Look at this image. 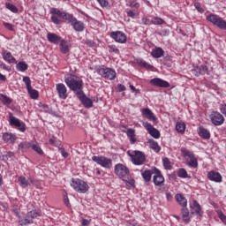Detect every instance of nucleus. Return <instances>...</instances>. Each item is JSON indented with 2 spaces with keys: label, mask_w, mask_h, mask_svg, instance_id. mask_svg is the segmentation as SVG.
<instances>
[{
  "label": "nucleus",
  "mask_w": 226,
  "mask_h": 226,
  "mask_svg": "<svg viewBox=\"0 0 226 226\" xmlns=\"http://www.w3.org/2000/svg\"><path fill=\"white\" fill-rule=\"evenodd\" d=\"M64 81L66 86H68L69 89H71V91H73L75 94H77V96L83 93L82 81H80L79 78H77V76L73 74H68L67 76H65Z\"/></svg>",
  "instance_id": "1"
},
{
  "label": "nucleus",
  "mask_w": 226,
  "mask_h": 226,
  "mask_svg": "<svg viewBox=\"0 0 226 226\" xmlns=\"http://www.w3.org/2000/svg\"><path fill=\"white\" fill-rule=\"evenodd\" d=\"M115 174L120 179H122V181H125L130 186H133V185H135V180H126V178H128V177L130 176V170L124 164L117 163L115 166Z\"/></svg>",
  "instance_id": "2"
},
{
  "label": "nucleus",
  "mask_w": 226,
  "mask_h": 226,
  "mask_svg": "<svg viewBox=\"0 0 226 226\" xmlns=\"http://www.w3.org/2000/svg\"><path fill=\"white\" fill-rule=\"evenodd\" d=\"M180 151L189 167H192V169H197V167H199V162L197 161L195 154H193V152L186 149V147H182Z\"/></svg>",
  "instance_id": "3"
},
{
  "label": "nucleus",
  "mask_w": 226,
  "mask_h": 226,
  "mask_svg": "<svg viewBox=\"0 0 226 226\" xmlns=\"http://www.w3.org/2000/svg\"><path fill=\"white\" fill-rule=\"evenodd\" d=\"M128 156H130L133 165H144L146 163V154L143 152L135 150L132 152H127Z\"/></svg>",
  "instance_id": "4"
},
{
  "label": "nucleus",
  "mask_w": 226,
  "mask_h": 226,
  "mask_svg": "<svg viewBox=\"0 0 226 226\" xmlns=\"http://www.w3.org/2000/svg\"><path fill=\"white\" fill-rule=\"evenodd\" d=\"M71 186L78 192V193H87L89 190V185L84 180L72 178Z\"/></svg>",
  "instance_id": "5"
},
{
  "label": "nucleus",
  "mask_w": 226,
  "mask_h": 226,
  "mask_svg": "<svg viewBox=\"0 0 226 226\" xmlns=\"http://www.w3.org/2000/svg\"><path fill=\"white\" fill-rule=\"evenodd\" d=\"M207 20L218 27L219 29L226 30V21L216 14H209L206 17Z\"/></svg>",
  "instance_id": "6"
},
{
  "label": "nucleus",
  "mask_w": 226,
  "mask_h": 226,
  "mask_svg": "<svg viewBox=\"0 0 226 226\" xmlns=\"http://www.w3.org/2000/svg\"><path fill=\"white\" fill-rule=\"evenodd\" d=\"M92 160L101 167H103V169H112V159L109 157L93 156Z\"/></svg>",
  "instance_id": "7"
},
{
  "label": "nucleus",
  "mask_w": 226,
  "mask_h": 226,
  "mask_svg": "<svg viewBox=\"0 0 226 226\" xmlns=\"http://www.w3.org/2000/svg\"><path fill=\"white\" fill-rule=\"evenodd\" d=\"M23 82L26 84L27 93L32 100H37L40 94L36 89H34L33 87H31V79L27 76H25L23 77Z\"/></svg>",
  "instance_id": "8"
},
{
  "label": "nucleus",
  "mask_w": 226,
  "mask_h": 226,
  "mask_svg": "<svg viewBox=\"0 0 226 226\" xmlns=\"http://www.w3.org/2000/svg\"><path fill=\"white\" fill-rule=\"evenodd\" d=\"M97 73L108 80H114L116 79V71L114 69L100 68L97 70Z\"/></svg>",
  "instance_id": "9"
},
{
  "label": "nucleus",
  "mask_w": 226,
  "mask_h": 226,
  "mask_svg": "<svg viewBox=\"0 0 226 226\" xmlns=\"http://www.w3.org/2000/svg\"><path fill=\"white\" fill-rule=\"evenodd\" d=\"M9 123L11 126H15L19 130V132H26V124H24V122H20V120L13 117V114L11 113L9 114Z\"/></svg>",
  "instance_id": "10"
},
{
  "label": "nucleus",
  "mask_w": 226,
  "mask_h": 226,
  "mask_svg": "<svg viewBox=\"0 0 226 226\" xmlns=\"http://www.w3.org/2000/svg\"><path fill=\"white\" fill-rule=\"evenodd\" d=\"M69 24L72 26L74 31L77 33H82L86 29V26L82 21H79L73 15H71V18L68 19Z\"/></svg>",
  "instance_id": "11"
},
{
  "label": "nucleus",
  "mask_w": 226,
  "mask_h": 226,
  "mask_svg": "<svg viewBox=\"0 0 226 226\" xmlns=\"http://www.w3.org/2000/svg\"><path fill=\"white\" fill-rule=\"evenodd\" d=\"M210 121L215 124V126H222L225 123V117L218 111H213L210 114Z\"/></svg>",
  "instance_id": "12"
},
{
  "label": "nucleus",
  "mask_w": 226,
  "mask_h": 226,
  "mask_svg": "<svg viewBox=\"0 0 226 226\" xmlns=\"http://www.w3.org/2000/svg\"><path fill=\"white\" fill-rule=\"evenodd\" d=\"M153 182L155 186H163L165 183V177L162 175V171L156 168H154Z\"/></svg>",
  "instance_id": "13"
},
{
  "label": "nucleus",
  "mask_w": 226,
  "mask_h": 226,
  "mask_svg": "<svg viewBox=\"0 0 226 226\" xmlns=\"http://www.w3.org/2000/svg\"><path fill=\"white\" fill-rule=\"evenodd\" d=\"M56 89L58 94V97L61 100H66L68 98V89L66 88V86L63 83H58L56 85Z\"/></svg>",
  "instance_id": "14"
},
{
  "label": "nucleus",
  "mask_w": 226,
  "mask_h": 226,
  "mask_svg": "<svg viewBox=\"0 0 226 226\" xmlns=\"http://www.w3.org/2000/svg\"><path fill=\"white\" fill-rule=\"evenodd\" d=\"M143 126L148 132L151 137H153L154 139H160V131L154 128L151 124L144 122Z\"/></svg>",
  "instance_id": "15"
},
{
  "label": "nucleus",
  "mask_w": 226,
  "mask_h": 226,
  "mask_svg": "<svg viewBox=\"0 0 226 226\" xmlns=\"http://www.w3.org/2000/svg\"><path fill=\"white\" fill-rule=\"evenodd\" d=\"M111 38L117 43H126V34L121 31L112 32Z\"/></svg>",
  "instance_id": "16"
},
{
  "label": "nucleus",
  "mask_w": 226,
  "mask_h": 226,
  "mask_svg": "<svg viewBox=\"0 0 226 226\" xmlns=\"http://www.w3.org/2000/svg\"><path fill=\"white\" fill-rule=\"evenodd\" d=\"M151 86H155L156 87H170V84L160 78H154L150 80Z\"/></svg>",
  "instance_id": "17"
},
{
  "label": "nucleus",
  "mask_w": 226,
  "mask_h": 226,
  "mask_svg": "<svg viewBox=\"0 0 226 226\" xmlns=\"http://www.w3.org/2000/svg\"><path fill=\"white\" fill-rule=\"evenodd\" d=\"M77 97L80 100L86 109H91V107H93V101L87 98L86 94H84V92H81Z\"/></svg>",
  "instance_id": "18"
},
{
  "label": "nucleus",
  "mask_w": 226,
  "mask_h": 226,
  "mask_svg": "<svg viewBox=\"0 0 226 226\" xmlns=\"http://www.w3.org/2000/svg\"><path fill=\"white\" fill-rule=\"evenodd\" d=\"M192 215H197V216H202L204 212H202V207L197 200L192 201V205H191Z\"/></svg>",
  "instance_id": "19"
},
{
  "label": "nucleus",
  "mask_w": 226,
  "mask_h": 226,
  "mask_svg": "<svg viewBox=\"0 0 226 226\" xmlns=\"http://www.w3.org/2000/svg\"><path fill=\"white\" fill-rule=\"evenodd\" d=\"M50 13L53 15H57V17H60V19H64V20H70V18L72 17V14L61 11L59 9L51 8Z\"/></svg>",
  "instance_id": "20"
},
{
  "label": "nucleus",
  "mask_w": 226,
  "mask_h": 226,
  "mask_svg": "<svg viewBox=\"0 0 226 226\" xmlns=\"http://www.w3.org/2000/svg\"><path fill=\"white\" fill-rule=\"evenodd\" d=\"M48 41L53 43L54 45H59L60 41L63 40L61 36L54 33H48L47 34Z\"/></svg>",
  "instance_id": "21"
},
{
  "label": "nucleus",
  "mask_w": 226,
  "mask_h": 226,
  "mask_svg": "<svg viewBox=\"0 0 226 226\" xmlns=\"http://www.w3.org/2000/svg\"><path fill=\"white\" fill-rule=\"evenodd\" d=\"M3 140L5 142V144H15L17 136L11 132H4L3 134Z\"/></svg>",
  "instance_id": "22"
},
{
  "label": "nucleus",
  "mask_w": 226,
  "mask_h": 226,
  "mask_svg": "<svg viewBox=\"0 0 226 226\" xmlns=\"http://www.w3.org/2000/svg\"><path fill=\"white\" fill-rule=\"evenodd\" d=\"M207 177L210 181H214L215 183H222V175L216 171H210L207 173Z\"/></svg>",
  "instance_id": "23"
},
{
  "label": "nucleus",
  "mask_w": 226,
  "mask_h": 226,
  "mask_svg": "<svg viewBox=\"0 0 226 226\" xmlns=\"http://www.w3.org/2000/svg\"><path fill=\"white\" fill-rule=\"evenodd\" d=\"M3 59L6 61V63L17 64V59L14 58L13 55L10 51H3L2 52Z\"/></svg>",
  "instance_id": "24"
},
{
  "label": "nucleus",
  "mask_w": 226,
  "mask_h": 226,
  "mask_svg": "<svg viewBox=\"0 0 226 226\" xmlns=\"http://www.w3.org/2000/svg\"><path fill=\"white\" fill-rule=\"evenodd\" d=\"M142 115L148 119V121H156V117L154 116V113L151 111L148 108L142 109Z\"/></svg>",
  "instance_id": "25"
},
{
  "label": "nucleus",
  "mask_w": 226,
  "mask_h": 226,
  "mask_svg": "<svg viewBox=\"0 0 226 226\" xmlns=\"http://www.w3.org/2000/svg\"><path fill=\"white\" fill-rule=\"evenodd\" d=\"M153 174H154V169L146 170L144 171H141V176L144 181H146V183H149V181H151V177H153Z\"/></svg>",
  "instance_id": "26"
},
{
  "label": "nucleus",
  "mask_w": 226,
  "mask_h": 226,
  "mask_svg": "<svg viewBox=\"0 0 226 226\" xmlns=\"http://www.w3.org/2000/svg\"><path fill=\"white\" fill-rule=\"evenodd\" d=\"M72 47V44L70 42L61 40L60 41V50L63 54H68L70 52V48Z\"/></svg>",
  "instance_id": "27"
},
{
  "label": "nucleus",
  "mask_w": 226,
  "mask_h": 226,
  "mask_svg": "<svg viewBox=\"0 0 226 226\" xmlns=\"http://www.w3.org/2000/svg\"><path fill=\"white\" fill-rule=\"evenodd\" d=\"M18 181H19L20 186H22L23 188H26V187L29 186V185L33 184L32 177H29L28 179H26L25 177H19L18 178Z\"/></svg>",
  "instance_id": "28"
},
{
  "label": "nucleus",
  "mask_w": 226,
  "mask_h": 226,
  "mask_svg": "<svg viewBox=\"0 0 226 226\" xmlns=\"http://www.w3.org/2000/svg\"><path fill=\"white\" fill-rule=\"evenodd\" d=\"M165 51H163V49L162 48H155L151 52L152 57H154L155 59H160V57H163Z\"/></svg>",
  "instance_id": "29"
},
{
  "label": "nucleus",
  "mask_w": 226,
  "mask_h": 226,
  "mask_svg": "<svg viewBox=\"0 0 226 226\" xmlns=\"http://www.w3.org/2000/svg\"><path fill=\"white\" fill-rule=\"evenodd\" d=\"M175 199L182 207H186V206H188V200L182 194H176Z\"/></svg>",
  "instance_id": "30"
},
{
  "label": "nucleus",
  "mask_w": 226,
  "mask_h": 226,
  "mask_svg": "<svg viewBox=\"0 0 226 226\" xmlns=\"http://www.w3.org/2000/svg\"><path fill=\"white\" fill-rule=\"evenodd\" d=\"M181 213H182V218H183V221L185 222V223H190V222H191L190 210H188V207H183L181 209Z\"/></svg>",
  "instance_id": "31"
},
{
  "label": "nucleus",
  "mask_w": 226,
  "mask_h": 226,
  "mask_svg": "<svg viewBox=\"0 0 226 226\" xmlns=\"http://www.w3.org/2000/svg\"><path fill=\"white\" fill-rule=\"evenodd\" d=\"M150 149H153L154 153H160L162 151V147L158 145V142L154 141V139L148 140Z\"/></svg>",
  "instance_id": "32"
},
{
  "label": "nucleus",
  "mask_w": 226,
  "mask_h": 226,
  "mask_svg": "<svg viewBox=\"0 0 226 226\" xmlns=\"http://www.w3.org/2000/svg\"><path fill=\"white\" fill-rule=\"evenodd\" d=\"M127 137L129 138L131 144H135L137 142V138H135V129H127Z\"/></svg>",
  "instance_id": "33"
},
{
  "label": "nucleus",
  "mask_w": 226,
  "mask_h": 226,
  "mask_svg": "<svg viewBox=\"0 0 226 226\" xmlns=\"http://www.w3.org/2000/svg\"><path fill=\"white\" fill-rule=\"evenodd\" d=\"M33 144V141H24L19 144L18 146V149L19 151H27V149H29V147H31Z\"/></svg>",
  "instance_id": "34"
},
{
  "label": "nucleus",
  "mask_w": 226,
  "mask_h": 226,
  "mask_svg": "<svg viewBox=\"0 0 226 226\" xmlns=\"http://www.w3.org/2000/svg\"><path fill=\"white\" fill-rule=\"evenodd\" d=\"M199 135L207 140L211 139V133L207 131V129L202 127L200 128Z\"/></svg>",
  "instance_id": "35"
},
{
  "label": "nucleus",
  "mask_w": 226,
  "mask_h": 226,
  "mask_svg": "<svg viewBox=\"0 0 226 226\" xmlns=\"http://www.w3.org/2000/svg\"><path fill=\"white\" fill-rule=\"evenodd\" d=\"M19 222L20 223V225L24 226V225H29L31 223H33V220L30 219L29 216H27V214L25 217H20L19 218Z\"/></svg>",
  "instance_id": "36"
},
{
  "label": "nucleus",
  "mask_w": 226,
  "mask_h": 226,
  "mask_svg": "<svg viewBox=\"0 0 226 226\" xmlns=\"http://www.w3.org/2000/svg\"><path fill=\"white\" fill-rule=\"evenodd\" d=\"M34 151H35V153H37L38 154H43V150L41 149V147H40V145L38 144V142H33L32 141V145L30 147Z\"/></svg>",
  "instance_id": "37"
},
{
  "label": "nucleus",
  "mask_w": 226,
  "mask_h": 226,
  "mask_svg": "<svg viewBox=\"0 0 226 226\" xmlns=\"http://www.w3.org/2000/svg\"><path fill=\"white\" fill-rule=\"evenodd\" d=\"M176 130L178 133H185V131L186 130V124H185V122H177L176 124Z\"/></svg>",
  "instance_id": "38"
},
{
  "label": "nucleus",
  "mask_w": 226,
  "mask_h": 226,
  "mask_svg": "<svg viewBox=\"0 0 226 226\" xmlns=\"http://www.w3.org/2000/svg\"><path fill=\"white\" fill-rule=\"evenodd\" d=\"M16 68L19 72H26L27 70V64L26 62H19L17 64Z\"/></svg>",
  "instance_id": "39"
},
{
  "label": "nucleus",
  "mask_w": 226,
  "mask_h": 226,
  "mask_svg": "<svg viewBox=\"0 0 226 226\" xmlns=\"http://www.w3.org/2000/svg\"><path fill=\"white\" fill-rule=\"evenodd\" d=\"M0 100L4 105H10L11 103L10 97L4 94H0Z\"/></svg>",
  "instance_id": "40"
},
{
  "label": "nucleus",
  "mask_w": 226,
  "mask_h": 226,
  "mask_svg": "<svg viewBox=\"0 0 226 226\" xmlns=\"http://www.w3.org/2000/svg\"><path fill=\"white\" fill-rule=\"evenodd\" d=\"M5 7L7 8V10H10V11H12V13L19 12V9L13 4L6 3Z\"/></svg>",
  "instance_id": "41"
},
{
  "label": "nucleus",
  "mask_w": 226,
  "mask_h": 226,
  "mask_svg": "<svg viewBox=\"0 0 226 226\" xmlns=\"http://www.w3.org/2000/svg\"><path fill=\"white\" fill-rule=\"evenodd\" d=\"M165 21L159 17H154L152 19V24H154V26H162V24H164Z\"/></svg>",
  "instance_id": "42"
},
{
  "label": "nucleus",
  "mask_w": 226,
  "mask_h": 226,
  "mask_svg": "<svg viewBox=\"0 0 226 226\" xmlns=\"http://www.w3.org/2000/svg\"><path fill=\"white\" fill-rule=\"evenodd\" d=\"M162 163H163V167H164V169H166V170H170V169H172V165L170 164V160H169V158H167V157L163 158Z\"/></svg>",
  "instance_id": "43"
},
{
  "label": "nucleus",
  "mask_w": 226,
  "mask_h": 226,
  "mask_svg": "<svg viewBox=\"0 0 226 226\" xmlns=\"http://www.w3.org/2000/svg\"><path fill=\"white\" fill-rule=\"evenodd\" d=\"M28 218H30V220H34V218H38V216H40V214H38V212H36V210H32L30 212H28L27 214Z\"/></svg>",
  "instance_id": "44"
},
{
  "label": "nucleus",
  "mask_w": 226,
  "mask_h": 226,
  "mask_svg": "<svg viewBox=\"0 0 226 226\" xmlns=\"http://www.w3.org/2000/svg\"><path fill=\"white\" fill-rule=\"evenodd\" d=\"M178 177L186 178L188 177V172L185 169H179L177 171Z\"/></svg>",
  "instance_id": "45"
},
{
  "label": "nucleus",
  "mask_w": 226,
  "mask_h": 226,
  "mask_svg": "<svg viewBox=\"0 0 226 226\" xmlns=\"http://www.w3.org/2000/svg\"><path fill=\"white\" fill-rule=\"evenodd\" d=\"M129 5L131 8H134L135 10H139V8H140V4H139L137 0H129Z\"/></svg>",
  "instance_id": "46"
},
{
  "label": "nucleus",
  "mask_w": 226,
  "mask_h": 226,
  "mask_svg": "<svg viewBox=\"0 0 226 226\" xmlns=\"http://www.w3.org/2000/svg\"><path fill=\"white\" fill-rule=\"evenodd\" d=\"M138 64H139V66H142V68H148L149 70H151V68H153V65L149 64L148 63H147L144 60H139Z\"/></svg>",
  "instance_id": "47"
},
{
  "label": "nucleus",
  "mask_w": 226,
  "mask_h": 226,
  "mask_svg": "<svg viewBox=\"0 0 226 226\" xmlns=\"http://www.w3.org/2000/svg\"><path fill=\"white\" fill-rule=\"evenodd\" d=\"M198 70H200L201 74L207 73V75H209V70L204 64L198 66Z\"/></svg>",
  "instance_id": "48"
},
{
  "label": "nucleus",
  "mask_w": 226,
  "mask_h": 226,
  "mask_svg": "<svg viewBox=\"0 0 226 226\" xmlns=\"http://www.w3.org/2000/svg\"><path fill=\"white\" fill-rule=\"evenodd\" d=\"M51 21L53 22V24H56V26L63 24V21H61V19H57V16H52Z\"/></svg>",
  "instance_id": "49"
},
{
  "label": "nucleus",
  "mask_w": 226,
  "mask_h": 226,
  "mask_svg": "<svg viewBox=\"0 0 226 226\" xmlns=\"http://www.w3.org/2000/svg\"><path fill=\"white\" fill-rule=\"evenodd\" d=\"M218 218L223 222V223H226V215H223V212L222 211H217Z\"/></svg>",
  "instance_id": "50"
},
{
  "label": "nucleus",
  "mask_w": 226,
  "mask_h": 226,
  "mask_svg": "<svg viewBox=\"0 0 226 226\" xmlns=\"http://www.w3.org/2000/svg\"><path fill=\"white\" fill-rule=\"evenodd\" d=\"M194 6L200 13H204V9L202 8V5H200V3H195Z\"/></svg>",
  "instance_id": "51"
},
{
  "label": "nucleus",
  "mask_w": 226,
  "mask_h": 226,
  "mask_svg": "<svg viewBox=\"0 0 226 226\" xmlns=\"http://www.w3.org/2000/svg\"><path fill=\"white\" fill-rule=\"evenodd\" d=\"M126 13L128 17H131V19H135L137 17V13L132 10H127Z\"/></svg>",
  "instance_id": "52"
},
{
  "label": "nucleus",
  "mask_w": 226,
  "mask_h": 226,
  "mask_svg": "<svg viewBox=\"0 0 226 226\" xmlns=\"http://www.w3.org/2000/svg\"><path fill=\"white\" fill-rule=\"evenodd\" d=\"M142 22H143V24H145V26H151L153 24V19H149L147 18H143Z\"/></svg>",
  "instance_id": "53"
},
{
  "label": "nucleus",
  "mask_w": 226,
  "mask_h": 226,
  "mask_svg": "<svg viewBox=\"0 0 226 226\" xmlns=\"http://www.w3.org/2000/svg\"><path fill=\"white\" fill-rule=\"evenodd\" d=\"M97 3L102 7L105 8L109 6V2L107 0H97Z\"/></svg>",
  "instance_id": "54"
},
{
  "label": "nucleus",
  "mask_w": 226,
  "mask_h": 226,
  "mask_svg": "<svg viewBox=\"0 0 226 226\" xmlns=\"http://www.w3.org/2000/svg\"><path fill=\"white\" fill-rule=\"evenodd\" d=\"M109 52H115L116 54H119V49L115 45L109 46Z\"/></svg>",
  "instance_id": "55"
},
{
  "label": "nucleus",
  "mask_w": 226,
  "mask_h": 226,
  "mask_svg": "<svg viewBox=\"0 0 226 226\" xmlns=\"http://www.w3.org/2000/svg\"><path fill=\"white\" fill-rule=\"evenodd\" d=\"M127 226H139V222L135 220L127 221Z\"/></svg>",
  "instance_id": "56"
},
{
  "label": "nucleus",
  "mask_w": 226,
  "mask_h": 226,
  "mask_svg": "<svg viewBox=\"0 0 226 226\" xmlns=\"http://www.w3.org/2000/svg\"><path fill=\"white\" fill-rule=\"evenodd\" d=\"M4 26L6 27V29H9V31H13V25L4 22Z\"/></svg>",
  "instance_id": "57"
},
{
  "label": "nucleus",
  "mask_w": 226,
  "mask_h": 226,
  "mask_svg": "<svg viewBox=\"0 0 226 226\" xmlns=\"http://www.w3.org/2000/svg\"><path fill=\"white\" fill-rule=\"evenodd\" d=\"M117 87H118L119 93H123V91H126V87H124V85L123 84H118Z\"/></svg>",
  "instance_id": "58"
},
{
  "label": "nucleus",
  "mask_w": 226,
  "mask_h": 226,
  "mask_svg": "<svg viewBox=\"0 0 226 226\" xmlns=\"http://www.w3.org/2000/svg\"><path fill=\"white\" fill-rule=\"evenodd\" d=\"M64 202L67 207L70 206V200L68 199V195L64 196Z\"/></svg>",
  "instance_id": "59"
},
{
  "label": "nucleus",
  "mask_w": 226,
  "mask_h": 226,
  "mask_svg": "<svg viewBox=\"0 0 226 226\" xmlns=\"http://www.w3.org/2000/svg\"><path fill=\"white\" fill-rule=\"evenodd\" d=\"M192 72L194 73V75H196V77H199L200 75L202 74V72H200V70H198V67L192 70Z\"/></svg>",
  "instance_id": "60"
},
{
  "label": "nucleus",
  "mask_w": 226,
  "mask_h": 226,
  "mask_svg": "<svg viewBox=\"0 0 226 226\" xmlns=\"http://www.w3.org/2000/svg\"><path fill=\"white\" fill-rule=\"evenodd\" d=\"M81 223L83 226H89L90 222H89V220L83 219Z\"/></svg>",
  "instance_id": "61"
},
{
  "label": "nucleus",
  "mask_w": 226,
  "mask_h": 226,
  "mask_svg": "<svg viewBox=\"0 0 226 226\" xmlns=\"http://www.w3.org/2000/svg\"><path fill=\"white\" fill-rule=\"evenodd\" d=\"M61 154L64 156V158H68V152H66L64 149L61 150Z\"/></svg>",
  "instance_id": "62"
},
{
  "label": "nucleus",
  "mask_w": 226,
  "mask_h": 226,
  "mask_svg": "<svg viewBox=\"0 0 226 226\" xmlns=\"http://www.w3.org/2000/svg\"><path fill=\"white\" fill-rule=\"evenodd\" d=\"M172 193H170V192H167L166 193V199H167V200H172Z\"/></svg>",
  "instance_id": "63"
},
{
  "label": "nucleus",
  "mask_w": 226,
  "mask_h": 226,
  "mask_svg": "<svg viewBox=\"0 0 226 226\" xmlns=\"http://www.w3.org/2000/svg\"><path fill=\"white\" fill-rule=\"evenodd\" d=\"M6 156H7V158H12V156H15V153L8 152Z\"/></svg>",
  "instance_id": "64"
}]
</instances>
